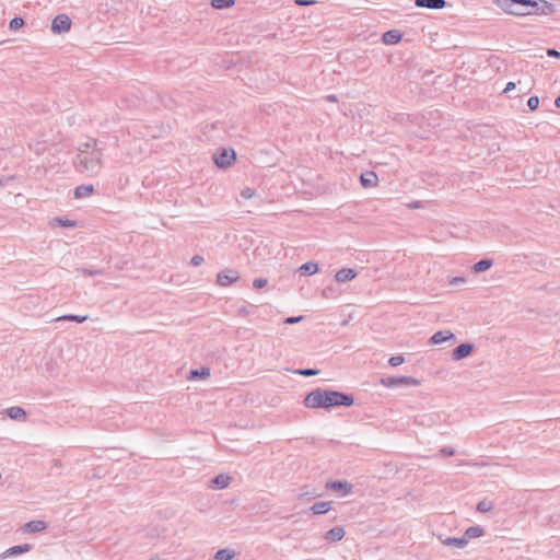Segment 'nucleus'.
I'll use <instances>...</instances> for the list:
<instances>
[{
    "label": "nucleus",
    "instance_id": "obj_1",
    "mask_svg": "<svg viewBox=\"0 0 560 560\" xmlns=\"http://www.w3.org/2000/svg\"><path fill=\"white\" fill-rule=\"evenodd\" d=\"M494 2L504 12L517 16L551 15L556 12V7L546 0H495Z\"/></svg>",
    "mask_w": 560,
    "mask_h": 560
},
{
    "label": "nucleus",
    "instance_id": "obj_2",
    "mask_svg": "<svg viewBox=\"0 0 560 560\" xmlns=\"http://www.w3.org/2000/svg\"><path fill=\"white\" fill-rule=\"evenodd\" d=\"M102 152L97 147V141L89 138L85 142L78 145V154L73 160L77 172H98L101 168Z\"/></svg>",
    "mask_w": 560,
    "mask_h": 560
},
{
    "label": "nucleus",
    "instance_id": "obj_3",
    "mask_svg": "<svg viewBox=\"0 0 560 560\" xmlns=\"http://www.w3.org/2000/svg\"><path fill=\"white\" fill-rule=\"evenodd\" d=\"M353 397L336 390H322L317 388V408L330 410L335 407H350L353 405Z\"/></svg>",
    "mask_w": 560,
    "mask_h": 560
},
{
    "label": "nucleus",
    "instance_id": "obj_4",
    "mask_svg": "<svg viewBox=\"0 0 560 560\" xmlns=\"http://www.w3.org/2000/svg\"><path fill=\"white\" fill-rule=\"evenodd\" d=\"M235 158L236 153L232 148H222L213 154L212 160L218 167L225 168L235 161Z\"/></svg>",
    "mask_w": 560,
    "mask_h": 560
},
{
    "label": "nucleus",
    "instance_id": "obj_5",
    "mask_svg": "<svg viewBox=\"0 0 560 560\" xmlns=\"http://www.w3.org/2000/svg\"><path fill=\"white\" fill-rule=\"evenodd\" d=\"M381 383L385 387H399V386H418L419 380L411 376H389L382 378Z\"/></svg>",
    "mask_w": 560,
    "mask_h": 560
},
{
    "label": "nucleus",
    "instance_id": "obj_6",
    "mask_svg": "<svg viewBox=\"0 0 560 560\" xmlns=\"http://www.w3.org/2000/svg\"><path fill=\"white\" fill-rule=\"evenodd\" d=\"M71 19L67 14H58L51 22V32L55 34H61L69 32L71 28Z\"/></svg>",
    "mask_w": 560,
    "mask_h": 560
},
{
    "label": "nucleus",
    "instance_id": "obj_7",
    "mask_svg": "<svg viewBox=\"0 0 560 560\" xmlns=\"http://www.w3.org/2000/svg\"><path fill=\"white\" fill-rule=\"evenodd\" d=\"M240 279V273L235 269H225L217 275V284L220 287H228Z\"/></svg>",
    "mask_w": 560,
    "mask_h": 560
},
{
    "label": "nucleus",
    "instance_id": "obj_8",
    "mask_svg": "<svg viewBox=\"0 0 560 560\" xmlns=\"http://www.w3.org/2000/svg\"><path fill=\"white\" fill-rule=\"evenodd\" d=\"M326 489L331 490L334 492L340 493L342 497L348 495L352 491V485L348 481H328L326 483Z\"/></svg>",
    "mask_w": 560,
    "mask_h": 560
},
{
    "label": "nucleus",
    "instance_id": "obj_9",
    "mask_svg": "<svg viewBox=\"0 0 560 560\" xmlns=\"http://www.w3.org/2000/svg\"><path fill=\"white\" fill-rule=\"evenodd\" d=\"M450 340H455V335L451 330H439L431 336L429 343L435 346Z\"/></svg>",
    "mask_w": 560,
    "mask_h": 560
},
{
    "label": "nucleus",
    "instance_id": "obj_10",
    "mask_svg": "<svg viewBox=\"0 0 560 560\" xmlns=\"http://www.w3.org/2000/svg\"><path fill=\"white\" fill-rule=\"evenodd\" d=\"M472 350L474 346L471 343H460L453 350L452 358L455 361H459L471 354Z\"/></svg>",
    "mask_w": 560,
    "mask_h": 560
},
{
    "label": "nucleus",
    "instance_id": "obj_11",
    "mask_svg": "<svg viewBox=\"0 0 560 560\" xmlns=\"http://www.w3.org/2000/svg\"><path fill=\"white\" fill-rule=\"evenodd\" d=\"M357 271L353 268H342L335 275V281L339 283L348 282L357 277Z\"/></svg>",
    "mask_w": 560,
    "mask_h": 560
},
{
    "label": "nucleus",
    "instance_id": "obj_12",
    "mask_svg": "<svg viewBox=\"0 0 560 560\" xmlns=\"http://www.w3.org/2000/svg\"><path fill=\"white\" fill-rule=\"evenodd\" d=\"M418 8H427L432 10H440L446 7L445 0H415Z\"/></svg>",
    "mask_w": 560,
    "mask_h": 560
},
{
    "label": "nucleus",
    "instance_id": "obj_13",
    "mask_svg": "<svg viewBox=\"0 0 560 560\" xmlns=\"http://www.w3.org/2000/svg\"><path fill=\"white\" fill-rule=\"evenodd\" d=\"M345 534L346 532L343 527L335 526L324 535V539L329 542H336L341 540L345 537Z\"/></svg>",
    "mask_w": 560,
    "mask_h": 560
},
{
    "label": "nucleus",
    "instance_id": "obj_14",
    "mask_svg": "<svg viewBox=\"0 0 560 560\" xmlns=\"http://www.w3.org/2000/svg\"><path fill=\"white\" fill-rule=\"evenodd\" d=\"M441 541L445 546L463 549L468 545V539L464 537H446L444 539L441 538Z\"/></svg>",
    "mask_w": 560,
    "mask_h": 560
},
{
    "label": "nucleus",
    "instance_id": "obj_15",
    "mask_svg": "<svg viewBox=\"0 0 560 560\" xmlns=\"http://www.w3.org/2000/svg\"><path fill=\"white\" fill-rule=\"evenodd\" d=\"M231 483V477L224 474H220L215 476L210 483V488L212 489H225Z\"/></svg>",
    "mask_w": 560,
    "mask_h": 560
},
{
    "label": "nucleus",
    "instance_id": "obj_16",
    "mask_svg": "<svg viewBox=\"0 0 560 560\" xmlns=\"http://www.w3.org/2000/svg\"><path fill=\"white\" fill-rule=\"evenodd\" d=\"M340 295V289L339 287L334 283V282H330L328 283L326 287L323 288L322 290V296L325 298V299H329V300H335L337 299L338 296Z\"/></svg>",
    "mask_w": 560,
    "mask_h": 560
},
{
    "label": "nucleus",
    "instance_id": "obj_17",
    "mask_svg": "<svg viewBox=\"0 0 560 560\" xmlns=\"http://www.w3.org/2000/svg\"><path fill=\"white\" fill-rule=\"evenodd\" d=\"M30 549H31V546L28 544L13 546V547L7 549L3 553H1L0 558L5 559L8 557L18 556V555L28 551Z\"/></svg>",
    "mask_w": 560,
    "mask_h": 560
},
{
    "label": "nucleus",
    "instance_id": "obj_18",
    "mask_svg": "<svg viewBox=\"0 0 560 560\" xmlns=\"http://www.w3.org/2000/svg\"><path fill=\"white\" fill-rule=\"evenodd\" d=\"M382 40L386 45H395L401 40V34L396 30L387 31L383 34Z\"/></svg>",
    "mask_w": 560,
    "mask_h": 560
},
{
    "label": "nucleus",
    "instance_id": "obj_19",
    "mask_svg": "<svg viewBox=\"0 0 560 560\" xmlns=\"http://www.w3.org/2000/svg\"><path fill=\"white\" fill-rule=\"evenodd\" d=\"M5 412H7L8 417L13 420H24L26 418V412L22 407H18V406L10 407V408L5 409Z\"/></svg>",
    "mask_w": 560,
    "mask_h": 560
},
{
    "label": "nucleus",
    "instance_id": "obj_20",
    "mask_svg": "<svg viewBox=\"0 0 560 560\" xmlns=\"http://www.w3.org/2000/svg\"><path fill=\"white\" fill-rule=\"evenodd\" d=\"M94 191L93 185H81L74 189V197L81 199L90 196Z\"/></svg>",
    "mask_w": 560,
    "mask_h": 560
},
{
    "label": "nucleus",
    "instance_id": "obj_21",
    "mask_svg": "<svg viewBox=\"0 0 560 560\" xmlns=\"http://www.w3.org/2000/svg\"><path fill=\"white\" fill-rule=\"evenodd\" d=\"M483 535H485V529H483V527H481L479 525L470 526L465 532V537L467 539H469V538H479V537H481Z\"/></svg>",
    "mask_w": 560,
    "mask_h": 560
},
{
    "label": "nucleus",
    "instance_id": "obj_22",
    "mask_svg": "<svg viewBox=\"0 0 560 560\" xmlns=\"http://www.w3.org/2000/svg\"><path fill=\"white\" fill-rule=\"evenodd\" d=\"M235 551L230 548L220 549L215 552V560H232L235 557Z\"/></svg>",
    "mask_w": 560,
    "mask_h": 560
},
{
    "label": "nucleus",
    "instance_id": "obj_23",
    "mask_svg": "<svg viewBox=\"0 0 560 560\" xmlns=\"http://www.w3.org/2000/svg\"><path fill=\"white\" fill-rule=\"evenodd\" d=\"M210 376V370L208 368H201L200 370H191L189 372L188 380L194 381L198 378H207Z\"/></svg>",
    "mask_w": 560,
    "mask_h": 560
},
{
    "label": "nucleus",
    "instance_id": "obj_24",
    "mask_svg": "<svg viewBox=\"0 0 560 560\" xmlns=\"http://www.w3.org/2000/svg\"><path fill=\"white\" fill-rule=\"evenodd\" d=\"M25 528L31 533L42 532L46 528V523L44 521H31L25 524Z\"/></svg>",
    "mask_w": 560,
    "mask_h": 560
},
{
    "label": "nucleus",
    "instance_id": "obj_25",
    "mask_svg": "<svg viewBox=\"0 0 560 560\" xmlns=\"http://www.w3.org/2000/svg\"><path fill=\"white\" fill-rule=\"evenodd\" d=\"M493 261L491 259H481L472 266L475 272H483L491 268Z\"/></svg>",
    "mask_w": 560,
    "mask_h": 560
},
{
    "label": "nucleus",
    "instance_id": "obj_26",
    "mask_svg": "<svg viewBox=\"0 0 560 560\" xmlns=\"http://www.w3.org/2000/svg\"><path fill=\"white\" fill-rule=\"evenodd\" d=\"M235 3V0H211V5L214 8V9H225V8H231L232 5H234Z\"/></svg>",
    "mask_w": 560,
    "mask_h": 560
},
{
    "label": "nucleus",
    "instance_id": "obj_27",
    "mask_svg": "<svg viewBox=\"0 0 560 560\" xmlns=\"http://www.w3.org/2000/svg\"><path fill=\"white\" fill-rule=\"evenodd\" d=\"M494 504L492 501H489V500H481L478 504H477V511L480 512V513H487V512H490L492 509H493Z\"/></svg>",
    "mask_w": 560,
    "mask_h": 560
},
{
    "label": "nucleus",
    "instance_id": "obj_28",
    "mask_svg": "<svg viewBox=\"0 0 560 560\" xmlns=\"http://www.w3.org/2000/svg\"><path fill=\"white\" fill-rule=\"evenodd\" d=\"M89 318V316H80V315H62V316H59L56 320H71V322H77V323H84L86 322Z\"/></svg>",
    "mask_w": 560,
    "mask_h": 560
},
{
    "label": "nucleus",
    "instance_id": "obj_29",
    "mask_svg": "<svg viewBox=\"0 0 560 560\" xmlns=\"http://www.w3.org/2000/svg\"><path fill=\"white\" fill-rule=\"evenodd\" d=\"M300 275H313L315 273V262L308 261L299 268Z\"/></svg>",
    "mask_w": 560,
    "mask_h": 560
},
{
    "label": "nucleus",
    "instance_id": "obj_30",
    "mask_svg": "<svg viewBox=\"0 0 560 560\" xmlns=\"http://www.w3.org/2000/svg\"><path fill=\"white\" fill-rule=\"evenodd\" d=\"M360 182L364 188H371L377 186L378 177H360Z\"/></svg>",
    "mask_w": 560,
    "mask_h": 560
},
{
    "label": "nucleus",
    "instance_id": "obj_31",
    "mask_svg": "<svg viewBox=\"0 0 560 560\" xmlns=\"http://www.w3.org/2000/svg\"><path fill=\"white\" fill-rule=\"evenodd\" d=\"M24 25V20L20 16L13 18L9 23V28L11 31L20 30Z\"/></svg>",
    "mask_w": 560,
    "mask_h": 560
},
{
    "label": "nucleus",
    "instance_id": "obj_32",
    "mask_svg": "<svg viewBox=\"0 0 560 560\" xmlns=\"http://www.w3.org/2000/svg\"><path fill=\"white\" fill-rule=\"evenodd\" d=\"M54 220L56 223H58L62 228H74L75 226V222L68 220V219L55 218Z\"/></svg>",
    "mask_w": 560,
    "mask_h": 560
},
{
    "label": "nucleus",
    "instance_id": "obj_33",
    "mask_svg": "<svg viewBox=\"0 0 560 560\" xmlns=\"http://www.w3.org/2000/svg\"><path fill=\"white\" fill-rule=\"evenodd\" d=\"M304 404L308 408H315V392H311L304 399Z\"/></svg>",
    "mask_w": 560,
    "mask_h": 560
},
{
    "label": "nucleus",
    "instance_id": "obj_34",
    "mask_svg": "<svg viewBox=\"0 0 560 560\" xmlns=\"http://www.w3.org/2000/svg\"><path fill=\"white\" fill-rule=\"evenodd\" d=\"M330 510V502H317V514H324Z\"/></svg>",
    "mask_w": 560,
    "mask_h": 560
},
{
    "label": "nucleus",
    "instance_id": "obj_35",
    "mask_svg": "<svg viewBox=\"0 0 560 560\" xmlns=\"http://www.w3.org/2000/svg\"><path fill=\"white\" fill-rule=\"evenodd\" d=\"M293 372L303 376H315V369H298Z\"/></svg>",
    "mask_w": 560,
    "mask_h": 560
},
{
    "label": "nucleus",
    "instance_id": "obj_36",
    "mask_svg": "<svg viewBox=\"0 0 560 560\" xmlns=\"http://www.w3.org/2000/svg\"><path fill=\"white\" fill-rule=\"evenodd\" d=\"M539 105V98L538 96H530L528 100H527V106L530 110H535L537 109Z\"/></svg>",
    "mask_w": 560,
    "mask_h": 560
},
{
    "label": "nucleus",
    "instance_id": "obj_37",
    "mask_svg": "<svg viewBox=\"0 0 560 560\" xmlns=\"http://www.w3.org/2000/svg\"><path fill=\"white\" fill-rule=\"evenodd\" d=\"M405 361L404 357L402 355H394L389 359L388 363L392 365V366H398L400 364H402Z\"/></svg>",
    "mask_w": 560,
    "mask_h": 560
},
{
    "label": "nucleus",
    "instance_id": "obj_38",
    "mask_svg": "<svg viewBox=\"0 0 560 560\" xmlns=\"http://www.w3.org/2000/svg\"><path fill=\"white\" fill-rule=\"evenodd\" d=\"M268 281L265 278H257L253 281V287L255 289H262L267 285Z\"/></svg>",
    "mask_w": 560,
    "mask_h": 560
},
{
    "label": "nucleus",
    "instance_id": "obj_39",
    "mask_svg": "<svg viewBox=\"0 0 560 560\" xmlns=\"http://www.w3.org/2000/svg\"><path fill=\"white\" fill-rule=\"evenodd\" d=\"M241 196H242V198H244V199H249V198H252V197H254V196H255V189L249 188V187L244 188V189L241 191Z\"/></svg>",
    "mask_w": 560,
    "mask_h": 560
},
{
    "label": "nucleus",
    "instance_id": "obj_40",
    "mask_svg": "<svg viewBox=\"0 0 560 560\" xmlns=\"http://www.w3.org/2000/svg\"><path fill=\"white\" fill-rule=\"evenodd\" d=\"M448 283L450 285H459L466 283V279L464 277H453Z\"/></svg>",
    "mask_w": 560,
    "mask_h": 560
},
{
    "label": "nucleus",
    "instance_id": "obj_41",
    "mask_svg": "<svg viewBox=\"0 0 560 560\" xmlns=\"http://www.w3.org/2000/svg\"><path fill=\"white\" fill-rule=\"evenodd\" d=\"M203 260H205V259H203V257H202V256H200V255H195V256H192V257H191V259H190V264H191V266H194V267H198V266H200V265L203 262Z\"/></svg>",
    "mask_w": 560,
    "mask_h": 560
},
{
    "label": "nucleus",
    "instance_id": "obj_42",
    "mask_svg": "<svg viewBox=\"0 0 560 560\" xmlns=\"http://www.w3.org/2000/svg\"><path fill=\"white\" fill-rule=\"evenodd\" d=\"M440 453L444 456H453L455 454V450L453 447H443L440 450Z\"/></svg>",
    "mask_w": 560,
    "mask_h": 560
},
{
    "label": "nucleus",
    "instance_id": "obj_43",
    "mask_svg": "<svg viewBox=\"0 0 560 560\" xmlns=\"http://www.w3.org/2000/svg\"><path fill=\"white\" fill-rule=\"evenodd\" d=\"M81 272L84 275V276H95V275H100L102 273L101 270H96V269H82Z\"/></svg>",
    "mask_w": 560,
    "mask_h": 560
},
{
    "label": "nucleus",
    "instance_id": "obj_44",
    "mask_svg": "<svg viewBox=\"0 0 560 560\" xmlns=\"http://www.w3.org/2000/svg\"><path fill=\"white\" fill-rule=\"evenodd\" d=\"M546 52L549 57L560 58V51L556 50L555 48H548Z\"/></svg>",
    "mask_w": 560,
    "mask_h": 560
},
{
    "label": "nucleus",
    "instance_id": "obj_45",
    "mask_svg": "<svg viewBox=\"0 0 560 560\" xmlns=\"http://www.w3.org/2000/svg\"><path fill=\"white\" fill-rule=\"evenodd\" d=\"M298 5H313L315 4V0H295Z\"/></svg>",
    "mask_w": 560,
    "mask_h": 560
},
{
    "label": "nucleus",
    "instance_id": "obj_46",
    "mask_svg": "<svg viewBox=\"0 0 560 560\" xmlns=\"http://www.w3.org/2000/svg\"><path fill=\"white\" fill-rule=\"evenodd\" d=\"M302 319V316H298V317H288L285 318L284 323L287 324H293V323H298Z\"/></svg>",
    "mask_w": 560,
    "mask_h": 560
},
{
    "label": "nucleus",
    "instance_id": "obj_47",
    "mask_svg": "<svg viewBox=\"0 0 560 560\" xmlns=\"http://www.w3.org/2000/svg\"><path fill=\"white\" fill-rule=\"evenodd\" d=\"M515 89V83L514 82H509L504 89V93H508L510 92L511 90Z\"/></svg>",
    "mask_w": 560,
    "mask_h": 560
},
{
    "label": "nucleus",
    "instance_id": "obj_48",
    "mask_svg": "<svg viewBox=\"0 0 560 560\" xmlns=\"http://www.w3.org/2000/svg\"><path fill=\"white\" fill-rule=\"evenodd\" d=\"M408 207H410V208H420V202L416 201L413 203L408 205Z\"/></svg>",
    "mask_w": 560,
    "mask_h": 560
},
{
    "label": "nucleus",
    "instance_id": "obj_49",
    "mask_svg": "<svg viewBox=\"0 0 560 560\" xmlns=\"http://www.w3.org/2000/svg\"><path fill=\"white\" fill-rule=\"evenodd\" d=\"M360 175H371V176H374L376 174L373 171H366L365 173H361Z\"/></svg>",
    "mask_w": 560,
    "mask_h": 560
},
{
    "label": "nucleus",
    "instance_id": "obj_50",
    "mask_svg": "<svg viewBox=\"0 0 560 560\" xmlns=\"http://www.w3.org/2000/svg\"><path fill=\"white\" fill-rule=\"evenodd\" d=\"M327 100H328L329 102H337V98H336V96H335V95H329V96H327Z\"/></svg>",
    "mask_w": 560,
    "mask_h": 560
},
{
    "label": "nucleus",
    "instance_id": "obj_51",
    "mask_svg": "<svg viewBox=\"0 0 560 560\" xmlns=\"http://www.w3.org/2000/svg\"><path fill=\"white\" fill-rule=\"evenodd\" d=\"M555 104L558 108H560V95L556 98Z\"/></svg>",
    "mask_w": 560,
    "mask_h": 560
},
{
    "label": "nucleus",
    "instance_id": "obj_52",
    "mask_svg": "<svg viewBox=\"0 0 560 560\" xmlns=\"http://www.w3.org/2000/svg\"><path fill=\"white\" fill-rule=\"evenodd\" d=\"M515 8H516L518 11H526V8L521 7V5H516Z\"/></svg>",
    "mask_w": 560,
    "mask_h": 560
},
{
    "label": "nucleus",
    "instance_id": "obj_53",
    "mask_svg": "<svg viewBox=\"0 0 560 560\" xmlns=\"http://www.w3.org/2000/svg\"><path fill=\"white\" fill-rule=\"evenodd\" d=\"M310 510L315 514V505L311 506Z\"/></svg>",
    "mask_w": 560,
    "mask_h": 560
},
{
    "label": "nucleus",
    "instance_id": "obj_54",
    "mask_svg": "<svg viewBox=\"0 0 560 560\" xmlns=\"http://www.w3.org/2000/svg\"><path fill=\"white\" fill-rule=\"evenodd\" d=\"M2 185H3V178L0 177V186H2Z\"/></svg>",
    "mask_w": 560,
    "mask_h": 560
}]
</instances>
